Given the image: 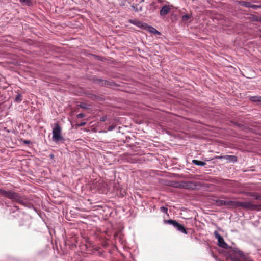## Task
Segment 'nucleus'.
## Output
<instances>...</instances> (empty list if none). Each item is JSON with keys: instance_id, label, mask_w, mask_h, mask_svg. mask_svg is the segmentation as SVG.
Instances as JSON below:
<instances>
[{"instance_id": "nucleus-1", "label": "nucleus", "mask_w": 261, "mask_h": 261, "mask_svg": "<svg viewBox=\"0 0 261 261\" xmlns=\"http://www.w3.org/2000/svg\"><path fill=\"white\" fill-rule=\"evenodd\" d=\"M0 194L5 197L11 199L13 201L17 202L22 205L25 206L27 205L24 197L18 193L14 192L11 190L7 191L0 188Z\"/></svg>"}, {"instance_id": "nucleus-2", "label": "nucleus", "mask_w": 261, "mask_h": 261, "mask_svg": "<svg viewBox=\"0 0 261 261\" xmlns=\"http://www.w3.org/2000/svg\"><path fill=\"white\" fill-rule=\"evenodd\" d=\"M62 129L58 123L54 124V127H53V137L52 140L57 143L60 141H63L64 138L61 134Z\"/></svg>"}, {"instance_id": "nucleus-3", "label": "nucleus", "mask_w": 261, "mask_h": 261, "mask_svg": "<svg viewBox=\"0 0 261 261\" xmlns=\"http://www.w3.org/2000/svg\"><path fill=\"white\" fill-rule=\"evenodd\" d=\"M241 207L250 211H260L261 210L260 205L254 204L251 201L242 202Z\"/></svg>"}, {"instance_id": "nucleus-4", "label": "nucleus", "mask_w": 261, "mask_h": 261, "mask_svg": "<svg viewBox=\"0 0 261 261\" xmlns=\"http://www.w3.org/2000/svg\"><path fill=\"white\" fill-rule=\"evenodd\" d=\"M214 234L215 237L218 240V246L223 248H227L228 247V245L225 242L223 237L217 231H215Z\"/></svg>"}, {"instance_id": "nucleus-5", "label": "nucleus", "mask_w": 261, "mask_h": 261, "mask_svg": "<svg viewBox=\"0 0 261 261\" xmlns=\"http://www.w3.org/2000/svg\"><path fill=\"white\" fill-rule=\"evenodd\" d=\"M195 184L194 182L191 181H184L181 183L180 187L186 189H193L195 187Z\"/></svg>"}, {"instance_id": "nucleus-6", "label": "nucleus", "mask_w": 261, "mask_h": 261, "mask_svg": "<svg viewBox=\"0 0 261 261\" xmlns=\"http://www.w3.org/2000/svg\"><path fill=\"white\" fill-rule=\"evenodd\" d=\"M170 10L171 8L169 7V6L164 5L162 7L160 11V14L162 16H165L169 13Z\"/></svg>"}, {"instance_id": "nucleus-7", "label": "nucleus", "mask_w": 261, "mask_h": 261, "mask_svg": "<svg viewBox=\"0 0 261 261\" xmlns=\"http://www.w3.org/2000/svg\"><path fill=\"white\" fill-rule=\"evenodd\" d=\"M248 19L254 22H261V16H258L254 14H249Z\"/></svg>"}, {"instance_id": "nucleus-8", "label": "nucleus", "mask_w": 261, "mask_h": 261, "mask_svg": "<svg viewBox=\"0 0 261 261\" xmlns=\"http://www.w3.org/2000/svg\"><path fill=\"white\" fill-rule=\"evenodd\" d=\"M175 228H176L178 231L184 234H187V230L185 229V227L181 224L179 223L178 222H177V224H176Z\"/></svg>"}, {"instance_id": "nucleus-9", "label": "nucleus", "mask_w": 261, "mask_h": 261, "mask_svg": "<svg viewBox=\"0 0 261 261\" xmlns=\"http://www.w3.org/2000/svg\"><path fill=\"white\" fill-rule=\"evenodd\" d=\"M224 159L226 160L228 162L234 163L237 161V158L234 155H224Z\"/></svg>"}, {"instance_id": "nucleus-10", "label": "nucleus", "mask_w": 261, "mask_h": 261, "mask_svg": "<svg viewBox=\"0 0 261 261\" xmlns=\"http://www.w3.org/2000/svg\"><path fill=\"white\" fill-rule=\"evenodd\" d=\"M131 23L140 28L147 27V24L137 20H132Z\"/></svg>"}, {"instance_id": "nucleus-11", "label": "nucleus", "mask_w": 261, "mask_h": 261, "mask_svg": "<svg viewBox=\"0 0 261 261\" xmlns=\"http://www.w3.org/2000/svg\"><path fill=\"white\" fill-rule=\"evenodd\" d=\"M94 82L96 84H99L101 86H107L109 84L108 81H105L100 79H96L94 80Z\"/></svg>"}, {"instance_id": "nucleus-12", "label": "nucleus", "mask_w": 261, "mask_h": 261, "mask_svg": "<svg viewBox=\"0 0 261 261\" xmlns=\"http://www.w3.org/2000/svg\"><path fill=\"white\" fill-rule=\"evenodd\" d=\"M238 3L241 6L247 7V8H251V4L250 2H246V1H239Z\"/></svg>"}, {"instance_id": "nucleus-13", "label": "nucleus", "mask_w": 261, "mask_h": 261, "mask_svg": "<svg viewBox=\"0 0 261 261\" xmlns=\"http://www.w3.org/2000/svg\"><path fill=\"white\" fill-rule=\"evenodd\" d=\"M164 223L165 224L171 225L175 228L177 222L175 220L170 219V220H165Z\"/></svg>"}, {"instance_id": "nucleus-14", "label": "nucleus", "mask_w": 261, "mask_h": 261, "mask_svg": "<svg viewBox=\"0 0 261 261\" xmlns=\"http://www.w3.org/2000/svg\"><path fill=\"white\" fill-rule=\"evenodd\" d=\"M192 163L194 164L197 165V166H203L206 165V163L204 162L200 161L197 160H192Z\"/></svg>"}, {"instance_id": "nucleus-15", "label": "nucleus", "mask_w": 261, "mask_h": 261, "mask_svg": "<svg viewBox=\"0 0 261 261\" xmlns=\"http://www.w3.org/2000/svg\"><path fill=\"white\" fill-rule=\"evenodd\" d=\"M147 30L150 32V33H152L154 34H160V33L155 28L152 27H150V26H147Z\"/></svg>"}, {"instance_id": "nucleus-16", "label": "nucleus", "mask_w": 261, "mask_h": 261, "mask_svg": "<svg viewBox=\"0 0 261 261\" xmlns=\"http://www.w3.org/2000/svg\"><path fill=\"white\" fill-rule=\"evenodd\" d=\"M251 101L254 102H257L261 103V96H255L250 98Z\"/></svg>"}, {"instance_id": "nucleus-17", "label": "nucleus", "mask_w": 261, "mask_h": 261, "mask_svg": "<svg viewBox=\"0 0 261 261\" xmlns=\"http://www.w3.org/2000/svg\"><path fill=\"white\" fill-rule=\"evenodd\" d=\"M230 203L232 206L241 207L242 202L238 201H231Z\"/></svg>"}, {"instance_id": "nucleus-18", "label": "nucleus", "mask_w": 261, "mask_h": 261, "mask_svg": "<svg viewBox=\"0 0 261 261\" xmlns=\"http://www.w3.org/2000/svg\"><path fill=\"white\" fill-rule=\"evenodd\" d=\"M248 195L250 196L253 197L255 199L258 200L259 195L255 193H248Z\"/></svg>"}, {"instance_id": "nucleus-19", "label": "nucleus", "mask_w": 261, "mask_h": 261, "mask_svg": "<svg viewBox=\"0 0 261 261\" xmlns=\"http://www.w3.org/2000/svg\"><path fill=\"white\" fill-rule=\"evenodd\" d=\"M79 106L82 108V109H88V105L86 103H85V102H82L81 103Z\"/></svg>"}, {"instance_id": "nucleus-20", "label": "nucleus", "mask_w": 261, "mask_h": 261, "mask_svg": "<svg viewBox=\"0 0 261 261\" xmlns=\"http://www.w3.org/2000/svg\"><path fill=\"white\" fill-rule=\"evenodd\" d=\"M22 100L21 99V95L19 93H18L15 97V100L17 102L21 101Z\"/></svg>"}, {"instance_id": "nucleus-21", "label": "nucleus", "mask_w": 261, "mask_h": 261, "mask_svg": "<svg viewBox=\"0 0 261 261\" xmlns=\"http://www.w3.org/2000/svg\"><path fill=\"white\" fill-rule=\"evenodd\" d=\"M160 211L164 213L167 214L168 212V208L166 207L165 206H162L160 208Z\"/></svg>"}, {"instance_id": "nucleus-22", "label": "nucleus", "mask_w": 261, "mask_h": 261, "mask_svg": "<svg viewBox=\"0 0 261 261\" xmlns=\"http://www.w3.org/2000/svg\"><path fill=\"white\" fill-rule=\"evenodd\" d=\"M20 2L23 3L26 5L29 6L31 3V0H19Z\"/></svg>"}, {"instance_id": "nucleus-23", "label": "nucleus", "mask_w": 261, "mask_h": 261, "mask_svg": "<svg viewBox=\"0 0 261 261\" xmlns=\"http://www.w3.org/2000/svg\"><path fill=\"white\" fill-rule=\"evenodd\" d=\"M190 18V15H185L182 16V19L183 21H187Z\"/></svg>"}, {"instance_id": "nucleus-24", "label": "nucleus", "mask_w": 261, "mask_h": 261, "mask_svg": "<svg viewBox=\"0 0 261 261\" xmlns=\"http://www.w3.org/2000/svg\"><path fill=\"white\" fill-rule=\"evenodd\" d=\"M251 8L253 9H257V8H261V5H252Z\"/></svg>"}, {"instance_id": "nucleus-25", "label": "nucleus", "mask_w": 261, "mask_h": 261, "mask_svg": "<svg viewBox=\"0 0 261 261\" xmlns=\"http://www.w3.org/2000/svg\"><path fill=\"white\" fill-rule=\"evenodd\" d=\"M115 127H116V125H111L109 126V127L108 128V130L109 131H111V130H113Z\"/></svg>"}, {"instance_id": "nucleus-26", "label": "nucleus", "mask_w": 261, "mask_h": 261, "mask_svg": "<svg viewBox=\"0 0 261 261\" xmlns=\"http://www.w3.org/2000/svg\"><path fill=\"white\" fill-rule=\"evenodd\" d=\"M85 117V114L84 113H79L77 115V117L79 118H81Z\"/></svg>"}, {"instance_id": "nucleus-27", "label": "nucleus", "mask_w": 261, "mask_h": 261, "mask_svg": "<svg viewBox=\"0 0 261 261\" xmlns=\"http://www.w3.org/2000/svg\"><path fill=\"white\" fill-rule=\"evenodd\" d=\"M86 124V122H82L79 124H77V126L79 127H81V126H85Z\"/></svg>"}, {"instance_id": "nucleus-28", "label": "nucleus", "mask_w": 261, "mask_h": 261, "mask_svg": "<svg viewBox=\"0 0 261 261\" xmlns=\"http://www.w3.org/2000/svg\"><path fill=\"white\" fill-rule=\"evenodd\" d=\"M106 120H107V117L106 116H103V117H101L100 118V121H102V122H104V121H106Z\"/></svg>"}, {"instance_id": "nucleus-29", "label": "nucleus", "mask_w": 261, "mask_h": 261, "mask_svg": "<svg viewBox=\"0 0 261 261\" xmlns=\"http://www.w3.org/2000/svg\"><path fill=\"white\" fill-rule=\"evenodd\" d=\"M23 143L25 144H29L31 143V141L30 140H24Z\"/></svg>"}, {"instance_id": "nucleus-30", "label": "nucleus", "mask_w": 261, "mask_h": 261, "mask_svg": "<svg viewBox=\"0 0 261 261\" xmlns=\"http://www.w3.org/2000/svg\"><path fill=\"white\" fill-rule=\"evenodd\" d=\"M216 158L218 159H224V156H216Z\"/></svg>"}, {"instance_id": "nucleus-31", "label": "nucleus", "mask_w": 261, "mask_h": 261, "mask_svg": "<svg viewBox=\"0 0 261 261\" xmlns=\"http://www.w3.org/2000/svg\"><path fill=\"white\" fill-rule=\"evenodd\" d=\"M221 204H222L223 203H225V201L221 200Z\"/></svg>"}, {"instance_id": "nucleus-32", "label": "nucleus", "mask_w": 261, "mask_h": 261, "mask_svg": "<svg viewBox=\"0 0 261 261\" xmlns=\"http://www.w3.org/2000/svg\"><path fill=\"white\" fill-rule=\"evenodd\" d=\"M258 200H261V195H259Z\"/></svg>"}, {"instance_id": "nucleus-33", "label": "nucleus", "mask_w": 261, "mask_h": 261, "mask_svg": "<svg viewBox=\"0 0 261 261\" xmlns=\"http://www.w3.org/2000/svg\"><path fill=\"white\" fill-rule=\"evenodd\" d=\"M17 210L18 209V206H15Z\"/></svg>"}, {"instance_id": "nucleus-34", "label": "nucleus", "mask_w": 261, "mask_h": 261, "mask_svg": "<svg viewBox=\"0 0 261 261\" xmlns=\"http://www.w3.org/2000/svg\"><path fill=\"white\" fill-rule=\"evenodd\" d=\"M259 31L260 32H261V29H260Z\"/></svg>"}]
</instances>
